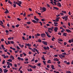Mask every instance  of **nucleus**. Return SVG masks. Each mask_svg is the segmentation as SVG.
I'll return each instance as SVG.
<instances>
[{"mask_svg": "<svg viewBox=\"0 0 73 73\" xmlns=\"http://www.w3.org/2000/svg\"><path fill=\"white\" fill-rule=\"evenodd\" d=\"M40 9L43 11V12H44V11H46V9L45 7H41L40 8Z\"/></svg>", "mask_w": 73, "mask_h": 73, "instance_id": "obj_1", "label": "nucleus"}, {"mask_svg": "<svg viewBox=\"0 0 73 73\" xmlns=\"http://www.w3.org/2000/svg\"><path fill=\"white\" fill-rule=\"evenodd\" d=\"M17 2H19L18 3V4L19 5H18V6H19L21 7V5L22 4V2L21 1H19L17 0Z\"/></svg>", "mask_w": 73, "mask_h": 73, "instance_id": "obj_2", "label": "nucleus"}, {"mask_svg": "<svg viewBox=\"0 0 73 73\" xmlns=\"http://www.w3.org/2000/svg\"><path fill=\"white\" fill-rule=\"evenodd\" d=\"M42 42L43 44L46 45H47V42L46 41H42Z\"/></svg>", "mask_w": 73, "mask_h": 73, "instance_id": "obj_3", "label": "nucleus"}, {"mask_svg": "<svg viewBox=\"0 0 73 73\" xmlns=\"http://www.w3.org/2000/svg\"><path fill=\"white\" fill-rule=\"evenodd\" d=\"M25 45L26 46H28L29 47H30L31 46V44H30V43H25Z\"/></svg>", "mask_w": 73, "mask_h": 73, "instance_id": "obj_4", "label": "nucleus"}, {"mask_svg": "<svg viewBox=\"0 0 73 73\" xmlns=\"http://www.w3.org/2000/svg\"><path fill=\"white\" fill-rule=\"evenodd\" d=\"M57 6L59 7H61V3L60 2H58L57 3Z\"/></svg>", "mask_w": 73, "mask_h": 73, "instance_id": "obj_5", "label": "nucleus"}, {"mask_svg": "<svg viewBox=\"0 0 73 73\" xmlns=\"http://www.w3.org/2000/svg\"><path fill=\"white\" fill-rule=\"evenodd\" d=\"M46 35V34H44V33H42V34H41V37H43V36L44 37L45 35Z\"/></svg>", "mask_w": 73, "mask_h": 73, "instance_id": "obj_6", "label": "nucleus"}, {"mask_svg": "<svg viewBox=\"0 0 73 73\" xmlns=\"http://www.w3.org/2000/svg\"><path fill=\"white\" fill-rule=\"evenodd\" d=\"M54 31L55 32H56L57 31V30H58V28L57 27H54Z\"/></svg>", "mask_w": 73, "mask_h": 73, "instance_id": "obj_7", "label": "nucleus"}, {"mask_svg": "<svg viewBox=\"0 0 73 73\" xmlns=\"http://www.w3.org/2000/svg\"><path fill=\"white\" fill-rule=\"evenodd\" d=\"M17 59L18 60H22V61H23L24 60V59H23V58H21L19 57H18Z\"/></svg>", "mask_w": 73, "mask_h": 73, "instance_id": "obj_8", "label": "nucleus"}, {"mask_svg": "<svg viewBox=\"0 0 73 73\" xmlns=\"http://www.w3.org/2000/svg\"><path fill=\"white\" fill-rule=\"evenodd\" d=\"M18 45H19V46H20V47H21V48H23L24 47V44H22V45H21V44H19Z\"/></svg>", "mask_w": 73, "mask_h": 73, "instance_id": "obj_9", "label": "nucleus"}, {"mask_svg": "<svg viewBox=\"0 0 73 73\" xmlns=\"http://www.w3.org/2000/svg\"><path fill=\"white\" fill-rule=\"evenodd\" d=\"M66 31L68 33H71L72 32L71 31H70V29H66Z\"/></svg>", "mask_w": 73, "mask_h": 73, "instance_id": "obj_10", "label": "nucleus"}, {"mask_svg": "<svg viewBox=\"0 0 73 73\" xmlns=\"http://www.w3.org/2000/svg\"><path fill=\"white\" fill-rule=\"evenodd\" d=\"M67 33H63V35L65 36H67Z\"/></svg>", "mask_w": 73, "mask_h": 73, "instance_id": "obj_11", "label": "nucleus"}, {"mask_svg": "<svg viewBox=\"0 0 73 73\" xmlns=\"http://www.w3.org/2000/svg\"><path fill=\"white\" fill-rule=\"evenodd\" d=\"M32 22H33L34 23H38V21H36L35 20H32Z\"/></svg>", "mask_w": 73, "mask_h": 73, "instance_id": "obj_12", "label": "nucleus"}, {"mask_svg": "<svg viewBox=\"0 0 73 73\" xmlns=\"http://www.w3.org/2000/svg\"><path fill=\"white\" fill-rule=\"evenodd\" d=\"M54 61H58L59 60V59H58L57 58L54 59Z\"/></svg>", "mask_w": 73, "mask_h": 73, "instance_id": "obj_13", "label": "nucleus"}, {"mask_svg": "<svg viewBox=\"0 0 73 73\" xmlns=\"http://www.w3.org/2000/svg\"><path fill=\"white\" fill-rule=\"evenodd\" d=\"M35 36H40V34H39L38 33H37L36 34H35Z\"/></svg>", "mask_w": 73, "mask_h": 73, "instance_id": "obj_14", "label": "nucleus"}, {"mask_svg": "<svg viewBox=\"0 0 73 73\" xmlns=\"http://www.w3.org/2000/svg\"><path fill=\"white\" fill-rule=\"evenodd\" d=\"M10 58L12 59L13 60L14 59V58L13 56H10Z\"/></svg>", "mask_w": 73, "mask_h": 73, "instance_id": "obj_15", "label": "nucleus"}, {"mask_svg": "<svg viewBox=\"0 0 73 73\" xmlns=\"http://www.w3.org/2000/svg\"><path fill=\"white\" fill-rule=\"evenodd\" d=\"M51 66L52 67L51 68L53 69V70H55L56 69L54 67V66L52 65Z\"/></svg>", "mask_w": 73, "mask_h": 73, "instance_id": "obj_16", "label": "nucleus"}, {"mask_svg": "<svg viewBox=\"0 0 73 73\" xmlns=\"http://www.w3.org/2000/svg\"><path fill=\"white\" fill-rule=\"evenodd\" d=\"M53 8L56 9V10H58L59 9L58 7H54Z\"/></svg>", "mask_w": 73, "mask_h": 73, "instance_id": "obj_17", "label": "nucleus"}, {"mask_svg": "<svg viewBox=\"0 0 73 73\" xmlns=\"http://www.w3.org/2000/svg\"><path fill=\"white\" fill-rule=\"evenodd\" d=\"M38 41L39 42H42L41 40L40 39H38Z\"/></svg>", "mask_w": 73, "mask_h": 73, "instance_id": "obj_18", "label": "nucleus"}, {"mask_svg": "<svg viewBox=\"0 0 73 73\" xmlns=\"http://www.w3.org/2000/svg\"><path fill=\"white\" fill-rule=\"evenodd\" d=\"M28 25H30L31 24V22L30 21H28L26 23Z\"/></svg>", "mask_w": 73, "mask_h": 73, "instance_id": "obj_19", "label": "nucleus"}, {"mask_svg": "<svg viewBox=\"0 0 73 73\" xmlns=\"http://www.w3.org/2000/svg\"><path fill=\"white\" fill-rule=\"evenodd\" d=\"M65 31V30L64 29H62V30L61 31V32L62 33H63L64 31Z\"/></svg>", "mask_w": 73, "mask_h": 73, "instance_id": "obj_20", "label": "nucleus"}, {"mask_svg": "<svg viewBox=\"0 0 73 73\" xmlns=\"http://www.w3.org/2000/svg\"><path fill=\"white\" fill-rule=\"evenodd\" d=\"M8 61H9L10 62H12V60L11 59H9V60H7Z\"/></svg>", "mask_w": 73, "mask_h": 73, "instance_id": "obj_21", "label": "nucleus"}, {"mask_svg": "<svg viewBox=\"0 0 73 73\" xmlns=\"http://www.w3.org/2000/svg\"><path fill=\"white\" fill-rule=\"evenodd\" d=\"M58 40L60 42H62L63 41V40H62L61 39H60V38H59L58 39Z\"/></svg>", "mask_w": 73, "mask_h": 73, "instance_id": "obj_22", "label": "nucleus"}, {"mask_svg": "<svg viewBox=\"0 0 73 73\" xmlns=\"http://www.w3.org/2000/svg\"><path fill=\"white\" fill-rule=\"evenodd\" d=\"M51 30V31H52L53 30H52V29H51V28H48V30Z\"/></svg>", "mask_w": 73, "mask_h": 73, "instance_id": "obj_23", "label": "nucleus"}, {"mask_svg": "<svg viewBox=\"0 0 73 73\" xmlns=\"http://www.w3.org/2000/svg\"><path fill=\"white\" fill-rule=\"evenodd\" d=\"M8 2H9V3H10V4H12V2L10 1L9 0V1H8Z\"/></svg>", "mask_w": 73, "mask_h": 73, "instance_id": "obj_24", "label": "nucleus"}, {"mask_svg": "<svg viewBox=\"0 0 73 73\" xmlns=\"http://www.w3.org/2000/svg\"><path fill=\"white\" fill-rule=\"evenodd\" d=\"M51 61V60H48V61L47 62L48 63H51V62H50Z\"/></svg>", "mask_w": 73, "mask_h": 73, "instance_id": "obj_25", "label": "nucleus"}, {"mask_svg": "<svg viewBox=\"0 0 73 73\" xmlns=\"http://www.w3.org/2000/svg\"><path fill=\"white\" fill-rule=\"evenodd\" d=\"M45 34L47 36L48 35H49V33L48 32H45Z\"/></svg>", "mask_w": 73, "mask_h": 73, "instance_id": "obj_26", "label": "nucleus"}, {"mask_svg": "<svg viewBox=\"0 0 73 73\" xmlns=\"http://www.w3.org/2000/svg\"><path fill=\"white\" fill-rule=\"evenodd\" d=\"M41 65V63H39L37 65V66H39L41 67L40 65Z\"/></svg>", "mask_w": 73, "mask_h": 73, "instance_id": "obj_27", "label": "nucleus"}, {"mask_svg": "<svg viewBox=\"0 0 73 73\" xmlns=\"http://www.w3.org/2000/svg\"><path fill=\"white\" fill-rule=\"evenodd\" d=\"M60 55H61V57H62L65 58V56L64 55H63L62 54H60Z\"/></svg>", "mask_w": 73, "mask_h": 73, "instance_id": "obj_28", "label": "nucleus"}, {"mask_svg": "<svg viewBox=\"0 0 73 73\" xmlns=\"http://www.w3.org/2000/svg\"><path fill=\"white\" fill-rule=\"evenodd\" d=\"M8 13H9V11H6L5 12V13L6 14H7Z\"/></svg>", "mask_w": 73, "mask_h": 73, "instance_id": "obj_29", "label": "nucleus"}, {"mask_svg": "<svg viewBox=\"0 0 73 73\" xmlns=\"http://www.w3.org/2000/svg\"><path fill=\"white\" fill-rule=\"evenodd\" d=\"M58 34L59 35H62V34H61V33L60 32H59V33H58Z\"/></svg>", "mask_w": 73, "mask_h": 73, "instance_id": "obj_30", "label": "nucleus"}, {"mask_svg": "<svg viewBox=\"0 0 73 73\" xmlns=\"http://www.w3.org/2000/svg\"><path fill=\"white\" fill-rule=\"evenodd\" d=\"M44 57V55H43V56L42 57V59H43L44 60H45V59Z\"/></svg>", "mask_w": 73, "mask_h": 73, "instance_id": "obj_31", "label": "nucleus"}, {"mask_svg": "<svg viewBox=\"0 0 73 73\" xmlns=\"http://www.w3.org/2000/svg\"><path fill=\"white\" fill-rule=\"evenodd\" d=\"M3 71H4V72L7 73L8 71V70H3Z\"/></svg>", "mask_w": 73, "mask_h": 73, "instance_id": "obj_32", "label": "nucleus"}, {"mask_svg": "<svg viewBox=\"0 0 73 73\" xmlns=\"http://www.w3.org/2000/svg\"><path fill=\"white\" fill-rule=\"evenodd\" d=\"M19 24H17L15 26V27H19Z\"/></svg>", "mask_w": 73, "mask_h": 73, "instance_id": "obj_33", "label": "nucleus"}, {"mask_svg": "<svg viewBox=\"0 0 73 73\" xmlns=\"http://www.w3.org/2000/svg\"><path fill=\"white\" fill-rule=\"evenodd\" d=\"M39 23H40V25H41V26H42V23L41 21H40L39 22Z\"/></svg>", "mask_w": 73, "mask_h": 73, "instance_id": "obj_34", "label": "nucleus"}, {"mask_svg": "<svg viewBox=\"0 0 73 73\" xmlns=\"http://www.w3.org/2000/svg\"><path fill=\"white\" fill-rule=\"evenodd\" d=\"M33 68L34 69H36V66H33L32 68Z\"/></svg>", "mask_w": 73, "mask_h": 73, "instance_id": "obj_35", "label": "nucleus"}, {"mask_svg": "<svg viewBox=\"0 0 73 73\" xmlns=\"http://www.w3.org/2000/svg\"><path fill=\"white\" fill-rule=\"evenodd\" d=\"M62 12H63V13H65V14L66 13V11H62Z\"/></svg>", "mask_w": 73, "mask_h": 73, "instance_id": "obj_36", "label": "nucleus"}, {"mask_svg": "<svg viewBox=\"0 0 73 73\" xmlns=\"http://www.w3.org/2000/svg\"><path fill=\"white\" fill-rule=\"evenodd\" d=\"M24 63L25 64H28L29 62H24Z\"/></svg>", "mask_w": 73, "mask_h": 73, "instance_id": "obj_37", "label": "nucleus"}, {"mask_svg": "<svg viewBox=\"0 0 73 73\" xmlns=\"http://www.w3.org/2000/svg\"><path fill=\"white\" fill-rule=\"evenodd\" d=\"M42 62L44 63V64L45 65L46 64V61H43Z\"/></svg>", "mask_w": 73, "mask_h": 73, "instance_id": "obj_38", "label": "nucleus"}, {"mask_svg": "<svg viewBox=\"0 0 73 73\" xmlns=\"http://www.w3.org/2000/svg\"><path fill=\"white\" fill-rule=\"evenodd\" d=\"M56 22H57L58 21H59V19L57 18H56Z\"/></svg>", "mask_w": 73, "mask_h": 73, "instance_id": "obj_39", "label": "nucleus"}, {"mask_svg": "<svg viewBox=\"0 0 73 73\" xmlns=\"http://www.w3.org/2000/svg\"><path fill=\"white\" fill-rule=\"evenodd\" d=\"M17 20L19 21H21V19L19 18H17Z\"/></svg>", "mask_w": 73, "mask_h": 73, "instance_id": "obj_40", "label": "nucleus"}, {"mask_svg": "<svg viewBox=\"0 0 73 73\" xmlns=\"http://www.w3.org/2000/svg\"><path fill=\"white\" fill-rule=\"evenodd\" d=\"M33 49L35 51V50L36 51H37L38 50L37 49H36V48H34Z\"/></svg>", "mask_w": 73, "mask_h": 73, "instance_id": "obj_41", "label": "nucleus"}, {"mask_svg": "<svg viewBox=\"0 0 73 73\" xmlns=\"http://www.w3.org/2000/svg\"><path fill=\"white\" fill-rule=\"evenodd\" d=\"M64 45H66L67 44V43H66V42H64Z\"/></svg>", "mask_w": 73, "mask_h": 73, "instance_id": "obj_42", "label": "nucleus"}, {"mask_svg": "<svg viewBox=\"0 0 73 73\" xmlns=\"http://www.w3.org/2000/svg\"><path fill=\"white\" fill-rule=\"evenodd\" d=\"M16 4H13V5H14V7L15 8L16 7Z\"/></svg>", "mask_w": 73, "mask_h": 73, "instance_id": "obj_43", "label": "nucleus"}, {"mask_svg": "<svg viewBox=\"0 0 73 73\" xmlns=\"http://www.w3.org/2000/svg\"><path fill=\"white\" fill-rule=\"evenodd\" d=\"M23 54L24 56H26L27 55L24 52L23 53Z\"/></svg>", "mask_w": 73, "mask_h": 73, "instance_id": "obj_44", "label": "nucleus"}, {"mask_svg": "<svg viewBox=\"0 0 73 73\" xmlns=\"http://www.w3.org/2000/svg\"><path fill=\"white\" fill-rule=\"evenodd\" d=\"M35 61V59L34 58L31 61V62H34Z\"/></svg>", "mask_w": 73, "mask_h": 73, "instance_id": "obj_45", "label": "nucleus"}, {"mask_svg": "<svg viewBox=\"0 0 73 73\" xmlns=\"http://www.w3.org/2000/svg\"><path fill=\"white\" fill-rule=\"evenodd\" d=\"M7 43L8 44H10L11 43L9 41V40H7Z\"/></svg>", "mask_w": 73, "mask_h": 73, "instance_id": "obj_46", "label": "nucleus"}, {"mask_svg": "<svg viewBox=\"0 0 73 73\" xmlns=\"http://www.w3.org/2000/svg\"><path fill=\"white\" fill-rule=\"evenodd\" d=\"M11 44H13L14 43V42L12 41H11Z\"/></svg>", "mask_w": 73, "mask_h": 73, "instance_id": "obj_47", "label": "nucleus"}, {"mask_svg": "<svg viewBox=\"0 0 73 73\" xmlns=\"http://www.w3.org/2000/svg\"><path fill=\"white\" fill-rule=\"evenodd\" d=\"M43 48L44 50H46V47H43Z\"/></svg>", "mask_w": 73, "mask_h": 73, "instance_id": "obj_48", "label": "nucleus"}, {"mask_svg": "<svg viewBox=\"0 0 73 73\" xmlns=\"http://www.w3.org/2000/svg\"><path fill=\"white\" fill-rule=\"evenodd\" d=\"M53 3H54V4L55 5H57V3L56 2H53Z\"/></svg>", "mask_w": 73, "mask_h": 73, "instance_id": "obj_49", "label": "nucleus"}, {"mask_svg": "<svg viewBox=\"0 0 73 73\" xmlns=\"http://www.w3.org/2000/svg\"><path fill=\"white\" fill-rule=\"evenodd\" d=\"M17 48L18 49H20V48H19V47L18 46H17Z\"/></svg>", "mask_w": 73, "mask_h": 73, "instance_id": "obj_50", "label": "nucleus"}, {"mask_svg": "<svg viewBox=\"0 0 73 73\" xmlns=\"http://www.w3.org/2000/svg\"><path fill=\"white\" fill-rule=\"evenodd\" d=\"M62 54H63L64 55H66V53H65V52H64V53H62Z\"/></svg>", "mask_w": 73, "mask_h": 73, "instance_id": "obj_51", "label": "nucleus"}, {"mask_svg": "<svg viewBox=\"0 0 73 73\" xmlns=\"http://www.w3.org/2000/svg\"><path fill=\"white\" fill-rule=\"evenodd\" d=\"M28 60H29V59L28 58H26L25 59V60L26 61H28Z\"/></svg>", "mask_w": 73, "mask_h": 73, "instance_id": "obj_52", "label": "nucleus"}, {"mask_svg": "<svg viewBox=\"0 0 73 73\" xmlns=\"http://www.w3.org/2000/svg\"><path fill=\"white\" fill-rule=\"evenodd\" d=\"M35 20L37 21H38L39 20V19L37 18Z\"/></svg>", "mask_w": 73, "mask_h": 73, "instance_id": "obj_53", "label": "nucleus"}, {"mask_svg": "<svg viewBox=\"0 0 73 73\" xmlns=\"http://www.w3.org/2000/svg\"><path fill=\"white\" fill-rule=\"evenodd\" d=\"M29 38L30 39H31V38L32 36H29Z\"/></svg>", "mask_w": 73, "mask_h": 73, "instance_id": "obj_54", "label": "nucleus"}, {"mask_svg": "<svg viewBox=\"0 0 73 73\" xmlns=\"http://www.w3.org/2000/svg\"><path fill=\"white\" fill-rule=\"evenodd\" d=\"M48 32L49 33H52V31H50V30H48Z\"/></svg>", "mask_w": 73, "mask_h": 73, "instance_id": "obj_55", "label": "nucleus"}, {"mask_svg": "<svg viewBox=\"0 0 73 73\" xmlns=\"http://www.w3.org/2000/svg\"><path fill=\"white\" fill-rule=\"evenodd\" d=\"M48 37L50 38L51 37V36L50 35H48L47 36Z\"/></svg>", "mask_w": 73, "mask_h": 73, "instance_id": "obj_56", "label": "nucleus"}, {"mask_svg": "<svg viewBox=\"0 0 73 73\" xmlns=\"http://www.w3.org/2000/svg\"><path fill=\"white\" fill-rule=\"evenodd\" d=\"M5 62V60H3V64H4V63Z\"/></svg>", "mask_w": 73, "mask_h": 73, "instance_id": "obj_57", "label": "nucleus"}, {"mask_svg": "<svg viewBox=\"0 0 73 73\" xmlns=\"http://www.w3.org/2000/svg\"><path fill=\"white\" fill-rule=\"evenodd\" d=\"M69 42L70 43H71V40H69L68 41V42Z\"/></svg>", "mask_w": 73, "mask_h": 73, "instance_id": "obj_58", "label": "nucleus"}, {"mask_svg": "<svg viewBox=\"0 0 73 73\" xmlns=\"http://www.w3.org/2000/svg\"><path fill=\"white\" fill-rule=\"evenodd\" d=\"M61 52H64L65 50H62H62H61Z\"/></svg>", "mask_w": 73, "mask_h": 73, "instance_id": "obj_59", "label": "nucleus"}, {"mask_svg": "<svg viewBox=\"0 0 73 73\" xmlns=\"http://www.w3.org/2000/svg\"><path fill=\"white\" fill-rule=\"evenodd\" d=\"M35 63H36L37 62H38V60H35Z\"/></svg>", "mask_w": 73, "mask_h": 73, "instance_id": "obj_60", "label": "nucleus"}, {"mask_svg": "<svg viewBox=\"0 0 73 73\" xmlns=\"http://www.w3.org/2000/svg\"><path fill=\"white\" fill-rule=\"evenodd\" d=\"M22 68V67H21H21H20V68H19V70H18V71H20L21 69V68Z\"/></svg>", "mask_w": 73, "mask_h": 73, "instance_id": "obj_61", "label": "nucleus"}, {"mask_svg": "<svg viewBox=\"0 0 73 73\" xmlns=\"http://www.w3.org/2000/svg\"><path fill=\"white\" fill-rule=\"evenodd\" d=\"M47 68H50V66L49 65H47Z\"/></svg>", "mask_w": 73, "mask_h": 73, "instance_id": "obj_62", "label": "nucleus"}, {"mask_svg": "<svg viewBox=\"0 0 73 73\" xmlns=\"http://www.w3.org/2000/svg\"><path fill=\"white\" fill-rule=\"evenodd\" d=\"M8 40H11V38L10 37H9V38H8Z\"/></svg>", "mask_w": 73, "mask_h": 73, "instance_id": "obj_63", "label": "nucleus"}, {"mask_svg": "<svg viewBox=\"0 0 73 73\" xmlns=\"http://www.w3.org/2000/svg\"><path fill=\"white\" fill-rule=\"evenodd\" d=\"M7 50H8L7 49H6V50H4V51H5V52H7Z\"/></svg>", "mask_w": 73, "mask_h": 73, "instance_id": "obj_64", "label": "nucleus"}]
</instances>
